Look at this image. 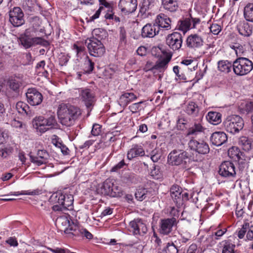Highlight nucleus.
<instances>
[{"label": "nucleus", "mask_w": 253, "mask_h": 253, "mask_svg": "<svg viewBox=\"0 0 253 253\" xmlns=\"http://www.w3.org/2000/svg\"><path fill=\"white\" fill-rule=\"evenodd\" d=\"M73 204V199L72 197L68 196L67 198H66L65 196V199L62 206L53 205L52 209L54 211H61L64 210L69 209V207L72 206Z\"/></svg>", "instance_id": "obj_31"}, {"label": "nucleus", "mask_w": 253, "mask_h": 253, "mask_svg": "<svg viewBox=\"0 0 253 253\" xmlns=\"http://www.w3.org/2000/svg\"><path fill=\"white\" fill-rule=\"evenodd\" d=\"M137 6V0H120L118 6L121 11L126 14L134 12Z\"/></svg>", "instance_id": "obj_14"}, {"label": "nucleus", "mask_w": 253, "mask_h": 253, "mask_svg": "<svg viewBox=\"0 0 253 253\" xmlns=\"http://www.w3.org/2000/svg\"><path fill=\"white\" fill-rule=\"evenodd\" d=\"M81 99L84 102L86 107L93 105L96 100L94 92L88 88H81L79 90Z\"/></svg>", "instance_id": "obj_11"}, {"label": "nucleus", "mask_w": 253, "mask_h": 253, "mask_svg": "<svg viewBox=\"0 0 253 253\" xmlns=\"http://www.w3.org/2000/svg\"><path fill=\"white\" fill-rule=\"evenodd\" d=\"M167 44L173 50L179 49L182 43V37L181 34L174 32L168 36L166 39Z\"/></svg>", "instance_id": "obj_12"}, {"label": "nucleus", "mask_w": 253, "mask_h": 253, "mask_svg": "<svg viewBox=\"0 0 253 253\" xmlns=\"http://www.w3.org/2000/svg\"><path fill=\"white\" fill-rule=\"evenodd\" d=\"M228 154L230 155V156L232 158H234V156H236L238 161V164L239 165V168L240 169L245 168L247 167L248 166V162L246 160H244L242 158V153H240L238 149L236 147H232L228 151Z\"/></svg>", "instance_id": "obj_26"}, {"label": "nucleus", "mask_w": 253, "mask_h": 253, "mask_svg": "<svg viewBox=\"0 0 253 253\" xmlns=\"http://www.w3.org/2000/svg\"><path fill=\"white\" fill-rule=\"evenodd\" d=\"M225 129L232 134L238 133L244 127L243 119L239 115H232L227 117L223 122Z\"/></svg>", "instance_id": "obj_3"}, {"label": "nucleus", "mask_w": 253, "mask_h": 253, "mask_svg": "<svg viewBox=\"0 0 253 253\" xmlns=\"http://www.w3.org/2000/svg\"><path fill=\"white\" fill-rule=\"evenodd\" d=\"M171 58V55H167L165 58L157 62L154 67V68L157 70L166 69L167 64L170 61Z\"/></svg>", "instance_id": "obj_41"}, {"label": "nucleus", "mask_w": 253, "mask_h": 253, "mask_svg": "<svg viewBox=\"0 0 253 253\" xmlns=\"http://www.w3.org/2000/svg\"><path fill=\"white\" fill-rule=\"evenodd\" d=\"M65 195L61 193L57 192L53 193L50 198V202L52 203L54 205L62 206Z\"/></svg>", "instance_id": "obj_38"}, {"label": "nucleus", "mask_w": 253, "mask_h": 253, "mask_svg": "<svg viewBox=\"0 0 253 253\" xmlns=\"http://www.w3.org/2000/svg\"><path fill=\"white\" fill-rule=\"evenodd\" d=\"M244 16L247 21L253 22V3H248L245 6Z\"/></svg>", "instance_id": "obj_37"}, {"label": "nucleus", "mask_w": 253, "mask_h": 253, "mask_svg": "<svg viewBox=\"0 0 253 253\" xmlns=\"http://www.w3.org/2000/svg\"><path fill=\"white\" fill-rule=\"evenodd\" d=\"M85 67L84 69V73H90L94 69V63L92 62L90 59L87 57L84 61Z\"/></svg>", "instance_id": "obj_49"}, {"label": "nucleus", "mask_w": 253, "mask_h": 253, "mask_svg": "<svg viewBox=\"0 0 253 253\" xmlns=\"http://www.w3.org/2000/svg\"><path fill=\"white\" fill-rule=\"evenodd\" d=\"M24 58H25L26 61L23 62L24 65H28L30 64L32 62V56L30 53H26L24 55Z\"/></svg>", "instance_id": "obj_64"}, {"label": "nucleus", "mask_w": 253, "mask_h": 253, "mask_svg": "<svg viewBox=\"0 0 253 253\" xmlns=\"http://www.w3.org/2000/svg\"><path fill=\"white\" fill-rule=\"evenodd\" d=\"M185 112L190 115L196 116L199 112V109L195 102L191 101L186 106Z\"/></svg>", "instance_id": "obj_40"}, {"label": "nucleus", "mask_w": 253, "mask_h": 253, "mask_svg": "<svg viewBox=\"0 0 253 253\" xmlns=\"http://www.w3.org/2000/svg\"><path fill=\"white\" fill-rule=\"evenodd\" d=\"M181 189L176 185H173L170 188V194L171 197L174 202L180 204V197L181 194Z\"/></svg>", "instance_id": "obj_32"}, {"label": "nucleus", "mask_w": 253, "mask_h": 253, "mask_svg": "<svg viewBox=\"0 0 253 253\" xmlns=\"http://www.w3.org/2000/svg\"><path fill=\"white\" fill-rule=\"evenodd\" d=\"M120 39L122 42H126V31L124 27L120 28Z\"/></svg>", "instance_id": "obj_60"}, {"label": "nucleus", "mask_w": 253, "mask_h": 253, "mask_svg": "<svg viewBox=\"0 0 253 253\" xmlns=\"http://www.w3.org/2000/svg\"><path fill=\"white\" fill-rule=\"evenodd\" d=\"M16 108L18 112L22 115H26L27 116H32V113L30 110L29 106L23 102H18L16 105Z\"/></svg>", "instance_id": "obj_34"}, {"label": "nucleus", "mask_w": 253, "mask_h": 253, "mask_svg": "<svg viewBox=\"0 0 253 253\" xmlns=\"http://www.w3.org/2000/svg\"><path fill=\"white\" fill-rule=\"evenodd\" d=\"M145 155V151L141 146L134 144L128 151L127 154V158L128 160H131L133 158L138 156H143Z\"/></svg>", "instance_id": "obj_27"}, {"label": "nucleus", "mask_w": 253, "mask_h": 253, "mask_svg": "<svg viewBox=\"0 0 253 253\" xmlns=\"http://www.w3.org/2000/svg\"><path fill=\"white\" fill-rule=\"evenodd\" d=\"M41 191L38 189L33 190L22 191L21 192H12L11 195L18 196L20 195H38L40 194Z\"/></svg>", "instance_id": "obj_47"}, {"label": "nucleus", "mask_w": 253, "mask_h": 253, "mask_svg": "<svg viewBox=\"0 0 253 253\" xmlns=\"http://www.w3.org/2000/svg\"><path fill=\"white\" fill-rule=\"evenodd\" d=\"M173 71L179 80L183 81L187 80L186 76L184 74H179V67L178 66H174L173 68Z\"/></svg>", "instance_id": "obj_57"}, {"label": "nucleus", "mask_w": 253, "mask_h": 253, "mask_svg": "<svg viewBox=\"0 0 253 253\" xmlns=\"http://www.w3.org/2000/svg\"><path fill=\"white\" fill-rule=\"evenodd\" d=\"M233 67V63L227 60H221L218 62V69L222 72L228 73L231 72Z\"/></svg>", "instance_id": "obj_35"}, {"label": "nucleus", "mask_w": 253, "mask_h": 253, "mask_svg": "<svg viewBox=\"0 0 253 253\" xmlns=\"http://www.w3.org/2000/svg\"><path fill=\"white\" fill-rule=\"evenodd\" d=\"M131 231L134 235H142L147 231L146 225L140 219H136L129 223Z\"/></svg>", "instance_id": "obj_15"}, {"label": "nucleus", "mask_w": 253, "mask_h": 253, "mask_svg": "<svg viewBox=\"0 0 253 253\" xmlns=\"http://www.w3.org/2000/svg\"><path fill=\"white\" fill-rule=\"evenodd\" d=\"M226 229L223 228V229L218 230L216 232H215L212 236H214V238L216 240H218L220 237H221L226 232Z\"/></svg>", "instance_id": "obj_61"}, {"label": "nucleus", "mask_w": 253, "mask_h": 253, "mask_svg": "<svg viewBox=\"0 0 253 253\" xmlns=\"http://www.w3.org/2000/svg\"><path fill=\"white\" fill-rule=\"evenodd\" d=\"M101 126L97 124H94L91 131V134L94 136H98L101 133Z\"/></svg>", "instance_id": "obj_55"}, {"label": "nucleus", "mask_w": 253, "mask_h": 253, "mask_svg": "<svg viewBox=\"0 0 253 253\" xmlns=\"http://www.w3.org/2000/svg\"><path fill=\"white\" fill-rule=\"evenodd\" d=\"M247 240H252L253 239V225L249 223L246 235Z\"/></svg>", "instance_id": "obj_58"}, {"label": "nucleus", "mask_w": 253, "mask_h": 253, "mask_svg": "<svg viewBox=\"0 0 253 253\" xmlns=\"http://www.w3.org/2000/svg\"><path fill=\"white\" fill-rule=\"evenodd\" d=\"M126 165L124 160L120 161L118 164L114 166L111 169V171L116 172L121 169L123 168Z\"/></svg>", "instance_id": "obj_59"}, {"label": "nucleus", "mask_w": 253, "mask_h": 253, "mask_svg": "<svg viewBox=\"0 0 253 253\" xmlns=\"http://www.w3.org/2000/svg\"><path fill=\"white\" fill-rule=\"evenodd\" d=\"M219 174L225 178L235 179L237 172L235 165L230 161H224L219 166Z\"/></svg>", "instance_id": "obj_8"}, {"label": "nucleus", "mask_w": 253, "mask_h": 253, "mask_svg": "<svg viewBox=\"0 0 253 253\" xmlns=\"http://www.w3.org/2000/svg\"><path fill=\"white\" fill-rule=\"evenodd\" d=\"M143 102V101H140L133 103L128 107V109L132 113H136L142 109L141 104Z\"/></svg>", "instance_id": "obj_50"}, {"label": "nucleus", "mask_w": 253, "mask_h": 253, "mask_svg": "<svg viewBox=\"0 0 253 253\" xmlns=\"http://www.w3.org/2000/svg\"><path fill=\"white\" fill-rule=\"evenodd\" d=\"M6 242L11 246L16 247L18 246V242L14 237H10L6 241Z\"/></svg>", "instance_id": "obj_63"}, {"label": "nucleus", "mask_w": 253, "mask_h": 253, "mask_svg": "<svg viewBox=\"0 0 253 253\" xmlns=\"http://www.w3.org/2000/svg\"><path fill=\"white\" fill-rule=\"evenodd\" d=\"M49 155L46 151L44 150H38L36 156L31 155V161L37 166L45 164L48 162Z\"/></svg>", "instance_id": "obj_18"}, {"label": "nucleus", "mask_w": 253, "mask_h": 253, "mask_svg": "<svg viewBox=\"0 0 253 253\" xmlns=\"http://www.w3.org/2000/svg\"><path fill=\"white\" fill-rule=\"evenodd\" d=\"M154 23L159 28V30L160 28L165 29L166 30H169L171 28V20L163 13H160L157 16Z\"/></svg>", "instance_id": "obj_19"}, {"label": "nucleus", "mask_w": 253, "mask_h": 253, "mask_svg": "<svg viewBox=\"0 0 253 253\" xmlns=\"http://www.w3.org/2000/svg\"><path fill=\"white\" fill-rule=\"evenodd\" d=\"M9 21L14 27L22 25L24 22V13L19 7H14L9 12Z\"/></svg>", "instance_id": "obj_9"}, {"label": "nucleus", "mask_w": 253, "mask_h": 253, "mask_svg": "<svg viewBox=\"0 0 253 253\" xmlns=\"http://www.w3.org/2000/svg\"><path fill=\"white\" fill-rule=\"evenodd\" d=\"M73 235L75 236L85 237L86 239H90L92 238V234L86 229L82 227L77 226L76 230H74Z\"/></svg>", "instance_id": "obj_39"}, {"label": "nucleus", "mask_w": 253, "mask_h": 253, "mask_svg": "<svg viewBox=\"0 0 253 253\" xmlns=\"http://www.w3.org/2000/svg\"><path fill=\"white\" fill-rule=\"evenodd\" d=\"M28 102L32 106L40 104L43 99L42 94L36 88H29L26 93Z\"/></svg>", "instance_id": "obj_13"}, {"label": "nucleus", "mask_w": 253, "mask_h": 253, "mask_svg": "<svg viewBox=\"0 0 253 253\" xmlns=\"http://www.w3.org/2000/svg\"><path fill=\"white\" fill-rule=\"evenodd\" d=\"M47 42L41 37L32 38V46L36 45H46Z\"/></svg>", "instance_id": "obj_53"}, {"label": "nucleus", "mask_w": 253, "mask_h": 253, "mask_svg": "<svg viewBox=\"0 0 253 253\" xmlns=\"http://www.w3.org/2000/svg\"><path fill=\"white\" fill-rule=\"evenodd\" d=\"M180 63L182 65H184L187 66H192V68L189 67H188V69L190 70L191 71H192V69L193 70H195V68L197 67L196 62L194 61L193 59H184L180 62Z\"/></svg>", "instance_id": "obj_52"}, {"label": "nucleus", "mask_w": 253, "mask_h": 253, "mask_svg": "<svg viewBox=\"0 0 253 253\" xmlns=\"http://www.w3.org/2000/svg\"><path fill=\"white\" fill-rule=\"evenodd\" d=\"M71 220L69 215H63L56 219L55 224L61 231H64L67 234H71L73 235L74 230H76L78 225Z\"/></svg>", "instance_id": "obj_5"}, {"label": "nucleus", "mask_w": 253, "mask_h": 253, "mask_svg": "<svg viewBox=\"0 0 253 253\" xmlns=\"http://www.w3.org/2000/svg\"><path fill=\"white\" fill-rule=\"evenodd\" d=\"M249 226V223L244 224L242 227L237 231V236L240 239H243L245 235V233L247 231L248 226Z\"/></svg>", "instance_id": "obj_54"}, {"label": "nucleus", "mask_w": 253, "mask_h": 253, "mask_svg": "<svg viewBox=\"0 0 253 253\" xmlns=\"http://www.w3.org/2000/svg\"><path fill=\"white\" fill-rule=\"evenodd\" d=\"M239 144L245 151H249L252 149V144L251 140L246 136H242L240 138Z\"/></svg>", "instance_id": "obj_42"}, {"label": "nucleus", "mask_w": 253, "mask_h": 253, "mask_svg": "<svg viewBox=\"0 0 253 253\" xmlns=\"http://www.w3.org/2000/svg\"><path fill=\"white\" fill-rule=\"evenodd\" d=\"M7 138V133L0 129V145L5 142Z\"/></svg>", "instance_id": "obj_62"}, {"label": "nucleus", "mask_w": 253, "mask_h": 253, "mask_svg": "<svg viewBox=\"0 0 253 253\" xmlns=\"http://www.w3.org/2000/svg\"><path fill=\"white\" fill-rule=\"evenodd\" d=\"M207 120L211 124L216 125L221 122V114L217 112H209L207 116Z\"/></svg>", "instance_id": "obj_30"}, {"label": "nucleus", "mask_w": 253, "mask_h": 253, "mask_svg": "<svg viewBox=\"0 0 253 253\" xmlns=\"http://www.w3.org/2000/svg\"><path fill=\"white\" fill-rule=\"evenodd\" d=\"M33 128L38 133L42 134L51 129L57 128L58 123L54 116L46 118L42 116L35 117L32 120Z\"/></svg>", "instance_id": "obj_2"}, {"label": "nucleus", "mask_w": 253, "mask_h": 253, "mask_svg": "<svg viewBox=\"0 0 253 253\" xmlns=\"http://www.w3.org/2000/svg\"><path fill=\"white\" fill-rule=\"evenodd\" d=\"M9 87L15 91H17L22 84L21 80L17 77L12 78L9 80Z\"/></svg>", "instance_id": "obj_43"}, {"label": "nucleus", "mask_w": 253, "mask_h": 253, "mask_svg": "<svg viewBox=\"0 0 253 253\" xmlns=\"http://www.w3.org/2000/svg\"><path fill=\"white\" fill-rule=\"evenodd\" d=\"M190 149L201 154H207L210 151L208 144L202 140L191 139L188 142Z\"/></svg>", "instance_id": "obj_10"}, {"label": "nucleus", "mask_w": 253, "mask_h": 253, "mask_svg": "<svg viewBox=\"0 0 253 253\" xmlns=\"http://www.w3.org/2000/svg\"><path fill=\"white\" fill-rule=\"evenodd\" d=\"M154 193V191L151 189L141 188L137 190L135 196L137 200L142 201L149 199L153 195Z\"/></svg>", "instance_id": "obj_24"}, {"label": "nucleus", "mask_w": 253, "mask_h": 253, "mask_svg": "<svg viewBox=\"0 0 253 253\" xmlns=\"http://www.w3.org/2000/svg\"><path fill=\"white\" fill-rule=\"evenodd\" d=\"M159 31V28L155 23L147 24L143 27L141 35L143 38H153L158 34Z\"/></svg>", "instance_id": "obj_21"}, {"label": "nucleus", "mask_w": 253, "mask_h": 253, "mask_svg": "<svg viewBox=\"0 0 253 253\" xmlns=\"http://www.w3.org/2000/svg\"><path fill=\"white\" fill-rule=\"evenodd\" d=\"M89 54L94 57H101L105 52V48L102 42L98 39L92 38L85 41Z\"/></svg>", "instance_id": "obj_7"}, {"label": "nucleus", "mask_w": 253, "mask_h": 253, "mask_svg": "<svg viewBox=\"0 0 253 253\" xmlns=\"http://www.w3.org/2000/svg\"><path fill=\"white\" fill-rule=\"evenodd\" d=\"M137 96L132 92H124L120 97L119 103L120 106L126 107L129 103L135 100Z\"/></svg>", "instance_id": "obj_25"}, {"label": "nucleus", "mask_w": 253, "mask_h": 253, "mask_svg": "<svg viewBox=\"0 0 253 253\" xmlns=\"http://www.w3.org/2000/svg\"><path fill=\"white\" fill-rule=\"evenodd\" d=\"M13 152L12 147L7 145L0 148V157L2 158H6L10 156Z\"/></svg>", "instance_id": "obj_46"}, {"label": "nucleus", "mask_w": 253, "mask_h": 253, "mask_svg": "<svg viewBox=\"0 0 253 253\" xmlns=\"http://www.w3.org/2000/svg\"><path fill=\"white\" fill-rule=\"evenodd\" d=\"M227 140V136L223 132H215L211 136V143L215 146H221Z\"/></svg>", "instance_id": "obj_23"}, {"label": "nucleus", "mask_w": 253, "mask_h": 253, "mask_svg": "<svg viewBox=\"0 0 253 253\" xmlns=\"http://www.w3.org/2000/svg\"><path fill=\"white\" fill-rule=\"evenodd\" d=\"M238 32L242 36L249 37L252 33V28L247 22H243L238 26Z\"/></svg>", "instance_id": "obj_33"}, {"label": "nucleus", "mask_w": 253, "mask_h": 253, "mask_svg": "<svg viewBox=\"0 0 253 253\" xmlns=\"http://www.w3.org/2000/svg\"><path fill=\"white\" fill-rule=\"evenodd\" d=\"M80 115V111L78 108L69 104H61L58 110L60 123L67 126L73 125Z\"/></svg>", "instance_id": "obj_1"}, {"label": "nucleus", "mask_w": 253, "mask_h": 253, "mask_svg": "<svg viewBox=\"0 0 253 253\" xmlns=\"http://www.w3.org/2000/svg\"><path fill=\"white\" fill-rule=\"evenodd\" d=\"M210 31L214 35H218L221 30V26L216 23L211 24L210 27Z\"/></svg>", "instance_id": "obj_56"}, {"label": "nucleus", "mask_w": 253, "mask_h": 253, "mask_svg": "<svg viewBox=\"0 0 253 253\" xmlns=\"http://www.w3.org/2000/svg\"><path fill=\"white\" fill-rule=\"evenodd\" d=\"M206 129L202 118H200L194 120L193 124L188 130L187 135H197L200 133L204 132Z\"/></svg>", "instance_id": "obj_17"}, {"label": "nucleus", "mask_w": 253, "mask_h": 253, "mask_svg": "<svg viewBox=\"0 0 253 253\" xmlns=\"http://www.w3.org/2000/svg\"><path fill=\"white\" fill-rule=\"evenodd\" d=\"M113 181L111 179L105 180L101 188V192L104 195H108L111 197L112 192Z\"/></svg>", "instance_id": "obj_36"}, {"label": "nucleus", "mask_w": 253, "mask_h": 253, "mask_svg": "<svg viewBox=\"0 0 253 253\" xmlns=\"http://www.w3.org/2000/svg\"><path fill=\"white\" fill-rule=\"evenodd\" d=\"M112 192L111 197H119L123 195V190L121 186L113 181Z\"/></svg>", "instance_id": "obj_45"}, {"label": "nucleus", "mask_w": 253, "mask_h": 253, "mask_svg": "<svg viewBox=\"0 0 253 253\" xmlns=\"http://www.w3.org/2000/svg\"><path fill=\"white\" fill-rule=\"evenodd\" d=\"M253 69V63L245 57H239L233 62V70L234 73L240 76L248 74Z\"/></svg>", "instance_id": "obj_4"}, {"label": "nucleus", "mask_w": 253, "mask_h": 253, "mask_svg": "<svg viewBox=\"0 0 253 253\" xmlns=\"http://www.w3.org/2000/svg\"><path fill=\"white\" fill-rule=\"evenodd\" d=\"M180 247V246H179L176 241H175L174 243H168L165 249L166 253H178V248Z\"/></svg>", "instance_id": "obj_44"}, {"label": "nucleus", "mask_w": 253, "mask_h": 253, "mask_svg": "<svg viewBox=\"0 0 253 253\" xmlns=\"http://www.w3.org/2000/svg\"><path fill=\"white\" fill-rule=\"evenodd\" d=\"M235 247L234 244L229 242H226L222 250V253H235Z\"/></svg>", "instance_id": "obj_51"}, {"label": "nucleus", "mask_w": 253, "mask_h": 253, "mask_svg": "<svg viewBox=\"0 0 253 253\" xmlns=\"http://www.w3.org/2000/svg\"><path fill=\"white\" fill-rule=\"evenodd\" d=\"M176 221L175 218H170L162 219L160 223V233L168 235L172 230V226Z\"/></svg>", "instance_id": "obj_20"}, {"label": "nucleus", "mask_w": 253, "mask_h": 253, "mask_svg": "<svg viewBox=\"0 0 253 253\" xmlns=\"http://www.w3.org/2000/svg\"><path fill=\"white\" fill-rule=\"evenodd\" d=\"M188 153L182 150H174L168 155V163L172 166H185L189 160Z\"/></svg>", "instance_id": "obj_6"}, {"label": "nucleus", "mask_w": 253, "mask_h": 253, "mask_svg": "<svg viewBox=\"0 0 253 253\" xmlns=\"http://www.w3.org/2000/svg\"><path fill=\"white\" fill-rule=\"evenodd\" d=\"M230 47L235 50L237 56L242 55L245 51V48L242 45L238 43L231 45Z\"/></svg>", "instance_id": "obj_48"}, {"label": "nucleus", "mask_w": 253, "mask_h": 253, "mask_svg": "<svg viewBox=\"0 0 253 253\" xmlns=\"http://www.w3.org/2000/svg\"><path fill=\"white\" fill-rule=\"evenodd\" d=\"M186 44L190 48H197L203 44V39L197 34H192L187 39Z\"/></svg>", "instance_id": "obj_22"}, {"label": "nucleus", "mask_w": 253, "mask_h": 253, "mask_svg": "<svg viewBox=\"0 0 253 253\" xmlns=\"http://www.w3.org/2000/svg\"><path fill=\"white\" fill-rule=\"evenodd\" d=\"M19 42L25 48L32 46V38L30 37V29H27L23 34L20 36Z\"/></svg>", "instance_id": "obj_28"}, {"label": "nucleus", "mask_w": 253, "mask_h": 253, "mask_svg": "<svg viewBox=\"0 0 253 253\" xmlns=\"http://www.w3.org/2000/svg\"><path fill=\"white\" fill-rule=\"evenodd\" d=\"M162 5L164 9L170 12L176 11L179 7L177 0H162Z\"/></svg>", "instance_id": "obj_29"}, {"label": "nucleus", "mask_w": 253, "mask_h": 253, "mask_svg": "<svg viewBox=\"0 0 253 253\" xmlns=\"http://www.w3.org/2000/svg\"><path fill=\"white\" fill-rule=\"evenodd\" d=\"M200 22L201 20L198 18H186L181 21L179 26V29L185 33L190 29L196 28L197 26L200 24Z\"/></svg>", "instance_id": "obj_16"}]
</instances>
